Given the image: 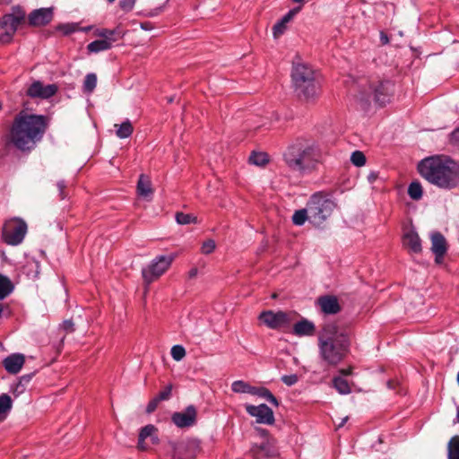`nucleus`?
I'll return each instance as SVG.
<instances>
[{"instance_id": "2eb2a0df", "label": "nucleus", "mask_w": 459, "mask_h": 459, "mask_svg": "<svg viewBox=\"0 0 459 459\" xmlns=\"http://www.w3.org/2000/svg\"><path fill=\"white\" fill-rule=\"evenodd\" d=\"M147 438H150L152 445H158L160 443L158 429L152 424H148L140 430L137 444V448L139 450L146 451L149 449V446L145 442Z\"/></svg>"}, {"instance_id": "c85d7f7f", "label": "nucleus", "mask_w": 459, "mask_h": 459, "mask_svg": "<svg viewBox=\"0 0 459 459\" xmlns=\"http://www.w3.org/2000/svg\"><path fill=\"white\" fill-rule=\"evenodd\" d=\"M112 47H113V44H111L108 40L97 39V40H94V41L91 42L90 44H88L87 50L90 53H99L101 51L108 50Z\"/></svg>"}, {"instance_id": "3c124183", "label": "nucleus", "mask_w": 459, "mask_h": 459, "mask_svg": "<svg viewBox=\"0 0 459 459\" xmlns=\"http://www.w3.org/2000/svg\"><path fill=\"white\" fill-rule=\"evenodd\" d=\"M63 327L66 332L72 333L74 332V323L72 320H65L63 323Z\"/></svg>"}, {"instance_id": "338daca9", "label": "nucleus", "mask_w": 459, "mask_h": 459, "mask_svg": "<svg viewBox=\"0 0 459 459\" xmlns=\"http://www.w3.org/2000/svg\"><path fill=\"white\" fill-rule=\"evenodd\" d=\"M115 0H108V3H113Z\"/></svg>"}, {"instance_id": "a878e982", "label": "nucleus", "mask_w": 459, "mask_h": 459, "mask_svg": "<svg viewBox=\"0 0 459 459\" xmlns=\"http://www.w3.org/2000/svg\"><path fill=\"white\" fill-rule=\"evenodd\" d=\"M13 407V401L11 397L3 394L0 395V422L4 421Z\"/></svg>"}, {"instance_id": "bb28decb", "label": "nucleus", "mask_w": 459, "mask_h": 459, "mask_svg": "<svg viewBox=\"0 0 459 459\" xmlns=\"http://www.w3.org/2000/svg\"><path fill=\"white\" fill-rule=\"evenodd\" d=\"M14 286L12 281L5 275L0 273V300L4 299L13 290Z\"/></svg>"}, {"instance_id": "6ab92c4d", "label": "nucleus", "mask_w": 459, "mask_h": 459, "mask_svg": "<svg viewBox=\"0 0 459 459\" xmlns=\"http://www.w3.org/2000/svg\"><path fill=\"white\" fill-rule=\"evenodd\" d=\"M316 303L325 315H334L341 310L338 299L333 295L321 296L317 299Z\"/></svg>"}, {"instance_id": "09e8293b", "label": "nucleus", "mask_w": 459, "mask_h": 459, "mask_svg": "<svg viewBox=\"0 0 459 459\" xmlns=\"http://www.w3.org/2000/svg\"><path fill=\"white\" fill-rule=\"evenodd\" d=\"M159 403H160V401H159V400H157V398H156V397H154L152 400H151V401L149 402V403L147 404V407H146V412H147V413H152V412H153V411L156 410V408H157V406H158Z\"/></svg>"}, {"instance_id": "ddd939ff", "label": "nucleus", "mask_w": 459, "mask_h": 459, "mask_svg": "<svg viewBox=\"0 0 459 459\" xmlns=\"http://www.w3.org/2000/svg\"><path fill=\"white\" fill-rule=\"evenodd\" d=\"M369 88L376 103L383 106L389 101L393 91V84L390 81L377 82L370 84Z\"/></svg>"}, {"instance_id": "f704fd0d", "label": "nucleus", "mask_w": 459, "mask_h": 459, "mask_svg": "<svg viewBox=\"0 0 459 459\" xmlns=\"http://www.w3.org/2000/svg\"><path fill=\"white\" fill-rule=\"evenodd\" d=\"M333 383L334 388L341 394H348L351 391L349 383L345 379H343L342 377H333Z\"/></svg>"}, {"instance_id": "13d9d810", "label": "nucleus", "mask_w": 459, "mask_h": 459, "mask_svg": "<svg viewBox=\"0 0 459 459\" xmlns=\"http://www.w3.org/2000/svg\"><path fill=\"white\" fill-rule=\"evenodd\" d=\"M454 139H455L456 141H459V128L455 130L452 134Z\"/></svg>"}, {"instance_id": "7ed1b4c3", "label": "nucleus", "mask_w": 459, "mask_h": 459, "mask_svg": "<svg viewBox=\"0 0 459 459\" xmlns=\"http://www.w3.org/2000/svg\"><path fill=\"white\" fill-rule=\"evenodd\" d=\"M350 342L348 335L335 323L325 324L318 336L320 356L329 366H335L345 357Z\"/></svg>"}, {"instance_id": "5701e85b", "label": "nucleus", "mask_w": 459, "mask_h": 459, "mask_svg": "<svg viewBox=\"0 0 459 459\" xmlns=\"http://www.w3.org/2000/svg\"><path fill=\"white\" fill-rule=\"evenodd\" d=\"M95 35L100 37V39L108 40L114 45L115 42L124 38L126 31L123 30L119 26L113 30L108 29H98L95 30Z\"/></svg>"}, {"instance_id": "de8ad7c7", "label": "nucleus", "mask_w": 459, "mask_h": 459, "mask_svg": "<svg viewBox=\"0 0 459 459\" xmlns=\"http://www.w3.org/2000/svg\"><path fill=\"white\" fill-rule=\"evenodd\" d=\"M135 0H120L119 6L125 12H129L134 6Z\"/></svg>"}, {"instance_id": "ea45409f", "label": "nucleus", "mask_w": 459, "mask_h": 459, "mask_svg": "<svg viewBox=\"0 0 459 459\" xmlns=\"http://www.w3.org/2000/svg\"><path fill=\"white\" fill-rule=\"evenodd\" d=\"M56 31H60L64 36H68L78 30L76 23H61L56 27Z\"/></svg>"}, {"instance_id": "39448f33", "label": "nucleus", "mask_w": 459, "mask_h": 459, "mask_svg": "<svg viewBox=\"0 0 459 459\" xmlns=\"http://www.w3.org/2000/svg\"><path fill=\"white\" fill-rule=\"evenodd\" d=\"M291 81L299 98L309 101L318 96L320 83L315 71L307 65L294 63L291 70Z\"/></svg>"}, {"instance_id": "864d4df0", "label": "nucleus", "mask_w": 459, "mask_h": 459, "mask_svg": "<svg viewBox=\"0 0 459 459\" xmlns=\"http://www.w3.org/2000/svg\"><path fill=\"white\" fill-rule=\"evenodd\" d=\"M339 372L342 376H350L352 373V368L350 367L348 368H342L339 370Z\"/></svg>"}, {"instance_id": "a18cd8bd", "label": "nucleus", "mask_w": 459, "mask_h": 459, "mask_svg": "<svg viewBox=\"0 0 459 459\" xmlns=\"http://www.w3.org/2000/svg\"><path fill=\"white\" fill-rule=\"evenodd\" d=\"M171 392H172V385H168L167 386H165V388L162 391H160L157 394L156 398L160 402L169 400L171 396Z\"/></svg>"}, {"instance_id": "aec40b11", "label": "nucleus", "mask_w": 459, "mask_h": 459, "mask_svg": "<svg viewBox=\"0 0 459 459\" xmlns=\"http://www.w3.org/2000/svg\"><path fill=\"white\" fill-rule=\"evenodd\" d=\"M403 247L411 253L419 254L421 252V241L418 233L411 229L403 234Z\"/></svg>"}, {"instance_id": "6e6552de", "label": "nucleus", "mask_w": 459, "mask_h": 459, "mask_svg": "<svg viewBox=\"0 0 459 459\" xmlns=\"http://www.w3.org/2000/svg\"><path fill=\"white\" fill-rule=\"evenodd\" d=\"M175 259L174 255H158L142 269L143 281L149 285L164 274Z\"/></svg>"}, {"instance_id": "7c9ffc66", "label": "nucleus", "mask_w": 459, "mask_h": 459, "mask_svg": "<svg viewBox=\"0 0 459 459\" xmlns=\"http://www.w3.org/2000/svg\"><path fill=\"white\" fill-rule=\"evenodd\" d=\"M115 127H117L116 131L117 136L121 139L129 137L134 131L132 123L128 119H126L120 125H115Z\"/></svg>"}, {"instance_id": "4be33fe9", "label": "nucleus", "mask_w": 459, "mask_h": 459, "mask_svg": "<svg viewBox=\"0 0 459 459\" xmlns=\"http://www.w3.org/2000/svg\"><path fill=\"white\" fill-rule=\"evenodd\" d=\"M301 10V6L290 10L280 21L273 27V35L274 39H278L287 30V24L294 18V16Z\"/></svg>"}, {"instance_id": "4c0bfd02", "label": "nucleus", "mask_w": 459, "mask_h": 459, "mask_svg": "<svg viewBox=\"0 0 459 459\" xmlns=\"http://www.w3.org/2000/svg\"><path fill=\"white\" fill-rule=\"evenodd\" d=\"M249 162L256 166H264L269 162L265 152H253L249 157Z\"/></svg>"}, {"instance_id": "9d476101", "label": "nucleus", "mask_w": 459, "mask_h": 459, "mask_svg": "<svg viewBox=\"0 0 459 459\" xmlns=\"http://www.w3.org/2000/svg\"><path fill=\"white\" fill-rule=\"evenodd\" d=\"M294 314L292 312L265 310L263 311L258 319L268 328L279 330L289 327L293 321Z\"/></svg>"}, {"instance_id": "680f3d73", "label": "nucleus", "mask_w": 459, "mask_h": 459, "mask_svg": "<svg viewBox=\"0 0 459 459\" xmlns=\"http://www.w3.org/2000/svg\"><path fill=\"white\" fill-rule=\"evenodd\" d=\"M456 420H457V421L459 422V406L457 407V411H456Z\"/></svg>"}, {"instance_id": "5fc2aeb1", "label": "nucleus", "mask_w": 459, "mask_h": 459, "mask_svg": "<svg viewBox=\"0 0 459 459\" xmlns=\"http://www.w3.org/2000/svg\"><path fill=\"white\" fill-rule=\"evenodd\" d=\"M378 175L377 172H371L368 174V179L370 183H373L376 181V179L377 178Z\"/></svg>"}, {"instance_id": "58836bf2", "label": "nucleus", "mask_w": 459, "mask_h": 459, "mask_svg": "<svg viewBox=\"0 0 459 459\" xmlns=\"http://www.w3.org/2000/svg\"><path fill=\"white\" fill-rule=\"evenodd\" d=\"M172 459H182L181 453L186 450V446L181 442H169Z\"/></svg>"}, {"instance_id": "20e7f679", "label": "nucleus", "mask_w": 459, "mask_h": 459, "mask_svg": "<svg viewBox=\"0 0 459 459\" xmlns=\"http://www.w3.org/2000/svg\"><path fill=\"white\" fill-rule=\"evenodd\" d=\"M317 149L304 140H297L289 145L283 153L286 165L294 171L308 173L314 170L319 162Z\"/></svg>"}, {"instance_id": "9b49d317", "label": "nucleus", "mask_w": 459, "mask_h": 459, "mask_svg": "<svg viewBox=\"0 0 459 459\" xmlns=\"http://www.w3.org/2000/svg\"><path fill=\"white\" fill-rule=\"evenodd\" d=\"M196 419L197 410L194 405H188L184 411L174 412L171 416L172 422L180 429L195 425Z\"/></svg>"}, {"instance_id": "a211bd4d", "label": "nucleus", "mask_w": 459, "mask_h": 459, "mask_svg": "<svg viewBox=\"0 0 459 459\" xmlns=\"http://www.w3.org/2000/svg\"><path fill=\"white\" fill-rule=\"evenodd\" d=\"M53 19L52 8H39L32 11L29 14V23L31 26H44L48 24Z\"/></svg>"}, {"instance_id": "c756f323", "label": "nucleus", "mask_w": 459, "mask_h": 459, "mask_svg": "<svg viewBox=\"0 0 459 459\" xmlns=\"http://www.w3.org/2000/svg\"><path fill=\"white\" fill-rule=\"evenodd\" d=\"M251 394H255L259 397L264 398L266 401H268L270 403L276 407L279 405V402L276 399V397L267 388L253 387V392L251 393Z\"/></svg>"}, {"instance_id": "e433bc0d", "label": "nucleus", "mask_w": 459, "mask_h": 459, "mask_svg": "<svg viewBox=\"0 0 459 459\" xmlns=\"http://www.w3.org/2000/svg\"><path fill=\"white\" fill-rule=\"evenodd\" d=\"M253 387L254 386H251L242 380L234 381L231 385L232 391L239 394H251L253 392Z\"/></svg>"}, {"instance_id": "774afa93", "label": "nucleus", "mask_w": 459, "mask_h": 459, "mask_svg": "<svg viewBox=\"0 0 459 459\" xmlns=\"http://www.w3.org/2000/svg\"><path fill=\"white\" fill-rule=\"evenodd\" d=\"M2 109V103L0 102V110Z\"/></svg>"}, {"instance_id": "0eeeda50", "label": "nucleus", "mask_w": 459, "mask_h": 459, "mask_svg": "<svg viewBox=\"0 0 459 459\" xmlns=\"http://www.w3.org/2000/svg\"><path fill=\"white\" fill-rule=\"evenodd\" d=\"M11 13L4 14L0 19V43H9L18 26L25 20V11L21 6H13Z\"/></svg>"}, {"instance_id": "4468645a", "label": "nucleus", "mask_w": 459, "mask_h": 459, "mask_svg": "<svg viewBox=\"0 0 459 459\" xmlns=\"http://www.w3.org/2000/svg\"><path fill=\"white\" fill-rule=\"evenodd\" d=\"M57 87L55 84L44 85L41 82H32L27 90V95L31 98L48 99L56 94Z\"/></svg>"}, {"instance_id": "37998d69", "label": "nucleus", "mask_w": 459, "mask_h": 459, "mask_svg": "<svg viewBox=\"0 0 459 459\" xmlns=\"http://www.w3.org/2000/svg\"><path fill=\"white\" fill-rule=\"evenodd\" d=\"M351 160L355 166L361 167L366 163V157L362 152L355 151L351 153Z\"/></svg>"}, {"instance_id": "f257e3e1", "label": "nucleus", "mask_w": 459, "mask_h": 459, "mask_svg": "<svg viewBox=\"0 0 459 459\" xmlns=\"http://www.w3.org/2000/svg\"><path fill=\"white\" fill-rule=\"evenodd\" d=\"M48 127V118L22 109L10 126L8 143L22 152H30L42 141Z\"/></svg>"}, {"instance_id": "79ce46f5", "label": "nucleus", "mask_w": 459, "mask_h": 459, "mask_svg": "<svg viewBox=\"0 0 459 459\" xmlns=\"http://www.w3.org/2000/svg\"><path fill=\"white\" fill-rule=\"evenodd\" d=\"M171 357L176 361H180L186 356V350L182 345H174L170 351Z\"/></svg>"}, {"instance_id": "473e14b6", "label": "nucleus", "mask_w": 459, "mask_h": 459, "mask_svg": "<svg viewBox=\"0 0 459 459\" xmlns=\"http://www.w3.org/2000/svg\"><path fill=\"white\" fill-rule=\"evenodd\" d=\"M448 459H459V436H454L448 442Z\"/></svg>"}, {"instance_id": "c03bdc74", "label": "nucleus", "mask_w": 459, "mask_h": 459, "mask_svg": "<svg viewBox=\"0 0 459 459\" xmlns=\"http://www.w3.org/2000/svg\"><path fill=\"white\" fill-rule=\"evenodd\" d=\"M216 248V244L213 239H207L202 244L201 252L204 255L212 254Z\"/></svg>"}, {"instance_id": "dca6fc26", "label": "nucleus", "mask_w": 459, "mask_h": 459, "mask_svg": "<svg viewBox=\"0 0 459 459\" xmlns=\"http://www.w3.org/2000/svg\"><path fill=\"white\" fill-rule=\"evenodd\" d=\"M251 454L255 459H271L278 455L273 443L269 439L255 444L251 448Z\"/></svg>"}, {"instance_id": "f8f14e48", "label": "nucleus", "mask_w": 459, "mask_h": 459, "mask_svg": "<svg viewBox=\"0 0 459 459\" xmlns=\"http://www.w3.org/2000/svg\"><path fill=\"white\" fill-rule=\"evenodd\" d=\"M247 412L256 419V422L260 424L272 425L274 423V415L271 408L266 404L260 405H246Z\"/></svg>"}, {"instance_id": "052dcab7", "label": "nucleus", "mask_w": 459, "mask_h": 459, "mask_svg": "<svg viewBox=\"0 0 459 459\" xmlns=\"http://www.w3.org/2000/svg\"><path fill=\"white\" fill-rule=\"evenodd\" d=\"M292 2L294 3H300V4H304L305 3V0H291Z\"/></svg>"}, {"instance_id": "603ef678", "label": "nucleus", "mask_w": 459, "mask_h": 459, "mask_svg": "<svg viewBox=\"0 0 459 459\" xmlns=\"http://www.w3.org/2000/svg\"><path fill=\"white\" fill-rule=\"evenodd\" d=\"M380 41L383 45H386L389 43L388 36L383 31L380 32Z\"/></svg>"}, {"instance_id": "4d7b16f0", "label": "nucleus", "mask_w": 459, "mask_h": 459, "mask_svg": "<svg viewBox=\"0 0 459 459\" xmlns=\"http://www.w3.org/2000/svg\"><path fill=\"white\" fill-rule=\"evenodd\" d=\"M348 420V417H344L341 420V422L337 424V428H342L345 423L346 421Z\"/></svg>"}, {"instance_id": "c9c22d12", "label": "nucleus", "mask_w": 459, "mask_h": 459, "mask_svg": "<svg viewBox=\"0 0 459 459\" xmlns=\"http://www.w3.org/2000/svg\"><path fill=\"white\" fill-rule=\"evenodd\" d=\"M422 194V186L419 182L414 181L409 185L408 195L412 200L418 201L421 199Z\"/></svg>"}, {"instance_id": "bf43d9fd", "label": "nucleus", "mask_w": 459, "mask_h": 459, "mask_svg": "<svg viewBox=\"0 0 459 459\" xmlns=\"http://www.w3.org/2000/svg\"><path fill=\"white\" fill-rule=\"evenodd\" d=\"M141 28L143 30H149L151 28V26H150L149 22H143V23H141Z\"/></svg>"}, {"instance_id": "b1692460", "label": "nucleus", "mask_w": 459, "mask_h": 459, "mask_svg": "<svg viewBox=\"0 0 459 459\" xmlns=\"http://www.w3.org/2000/svg\"><path fill=\"white\" fill-rule=\"evenodd\" d=\"M292 332L296 336H311L315 333V325L307 319H302L294 324Z\"/></svg>"}, {"instance_id": "2f4dec72", "label": "nucleus", "mask_w": 459, "mask_h": 459, "mask_svg": "<svg viewBox=\"0 0 459 459\" xmlns=\"http://www.w3.org/2000/svg\"><path fill=\"white\" fill-rule=\"evenodd\" d=\"M307 220L310 221V213L307 206L304 209L297 210L292 215V222L296 226H302Z\"/></svg>"}, {"instance_id": "e2e57ef3", "label": "nucleus", "mask_w": 459, "mask_h": 459, "mask_svg": "<svg viewBox=\"0 0 459 459\" xmlns=\"http://www.w3.org/2000/svg\"><path fill=\"white\" fill-rule=\"evenodd\" d=\"M260 432H261V435H263V436H265L267 434V431L265 429H261Z\"/></svg>"}, {"instance_id": "cd10ccee", "label": "nucleus", "mask_w": 459, "mask_h": 459, "mask_svg": "<svg viewBox=\"0 0 459 459\" xmlns=\"http://www.w3.org/2000/svg\"><path fill=\"white\" fill-rule=\"evenodd\" d=\"M33 376L34 373H30L23 375L19 378V381L12 388V391L15 396H19L25 391L27 385L30 382Z\"/></svg>"}, {"instance_id": "69168bd1", "label": "nucleus", "mask_w": 459, "mask_h": 459, "mask_svg": "<svg viewBox=\"0 0 459 459\" xmlns=\"http://www.w3.org/2000/svg\"><path fill=\"white\" fill-rule=\"evenodd\" d=\"M173 101V99L172 98H169V102H172Z\"/></svg>"}, {"instance_id": "49530a36", "label": "nucleus", "mask_w": 459, "mask_h": 459, "mask_svg": "<svg viewBox=\"0 0 459 459\" xmlns=\"http://www.w3.org/2000/svg\"><path fill=\"white\" fill-rule=\"evenodd\" d=\"M298 380L299 377L296 374L285 375L281 377V381L288 386L295 385L298 382Z\"/></svg>"}, {"instance_id": "423d86ee", "label": "nucleus", "mask_w": 459, "mask_h": 459, "mask_svg": "<svg viewBox=\"0 0 459 459\" xmlns=\"http://www.w3.org/2000/svg\"><path fill=\"white\" fill-rule=\"evenodd\" d=\"M310 222L320 226L329 218L335 208V204L321 193L314 194L307 202Z\"/></svg>"}, {"instance_id": "a19ab883", "label": "nucleus", "mask_w": 459, "mask_h": 459, "mask_svg": "<svg viewBox=\"0 0 459 459\" xmlns=\"http://www.w3.org/2000/svg\"><path fill=\"white\" fill-rule=\"evenodd\" d=\"M176 221L178 224L186 225L190 223H196L197 218L188 213L177 212Z\"/></svg>"}, {"instance_id": "72a5a7b5", "label": "nucleus", "mask_w": 459, "mask_h": 459, "mask_svg": "<svg viewBox=\"0 0 459 459\" xmlns=\"http://www.w3.org/2000/svg\"><path fill=\"white\" fill-rule=\"evenodd\" d=\"M97 85V75L93 73L88 74L83 81L82 91L84 93L91 94Z\"/></svg>"}, {"instance_id": "8fccbe9b", "label": "nucleus", "mask_w": 459, "mask_h": 459, "mask_svg": "<svg viewBox=\"0 0 459 459\" xmlns=\"http://www.w3.org/2000/svg\"><path fill=\"white\" fill-rule=\"evenodd\" d=\"M66 187V185L65 184L64 181H59L57 183V188H58V191H59V197L60 199H65L66 195L65 193V189Z\"/></svg>"}, {"instance_id": "6e6d98bb", "label": "nucleus", "mask_w": 459, "mask_h": 459, "mask_svg": "<svg viewBox=\"0 0 459 459\" xmlns=\"http://www.w3.org/2000/svg\"><path fill=\"white\" fill-rule=\"evenodd\" d=\"M197 268H192L189 272H188V276L189 278H195L196 275H197Z\"/></svg>"}, {"instance_id": "f3484780", "label": "nucleus", "mask_w": 459, "mask_h": 459, "mask_svg": "<svg viewBox=\"0 0 459 459\" xmlns=\"http://www.w3.org/2000/svg\"><path fill=\"white\" fill-rule=\"evenodd\" d=\"M431 251L435 255V262L441 264L447 251V243L445 237L440 232L431 234Z\"/></svg>"}, {"instance_id": "0e129e2a", "label": "nucleus", "mask_w": 459, "mask_h": 459, "mask_svg": "<svg viewBox=\"0 0 459 459\" xmlns=\"http://www.w3.org/2000/svg\"><path fill=\"white\" fill-rule=\"evenodd\" d=\"M456 380H457V383H458V385H459V372L457 373Z\"/></svg>"}, {"instance_id": "412c9836", "label": "nucleus", "mask_w": 459, "mask_h": 459, "mask_svg": "<svg viewBox=\"0 0 459 459\" xmlns=\"http://www.w3.org/2000/svg\"><path fill=\"white\" fill-rule=\"evenodd\" d=\"M25 362V357L21 353H13L3 360L4 369L10 374H17Z\"/></svg>"}, {"instance_id": "f03ea898", "label": "nucleus", "mask_w": 459, "mask_h": 459, "mask_svg": "<svg viewBox=\"0 0 459 459\" xmlns=\"http://www.w3.org/2000/svg\"><path fill=\"white\" fill-rule=\"evenodd\" d=\"M418 170L422 178L440 188L452 189L459 185V166L448 157L426 158L419 163Z\"/></svg>"}, {"instance_id": "393cba45", "label": "nucleus", "mask_w": 459, "mask_h": 459, "mask_svg": "<svg viewBox=\"0 0 459 459\" xmlns=\"http://www.w3.org/2000/svg\"><path fill=\"white\" fill-rule=\"evenodd\" d=\"M137 192L139 195L143 197L152 195V183L150 179L143 174L139 177L137 182Z\"/></svg>"}, {"instance_id": "1a4fd4ad", "label": "nucleus", "mask_w": 459, "mask_h": 459, "mask_svg": "<svg viewBox=\"0 0 459 459\" xmlns=\"http://www.w3.org/2000/svg\"><path fill=\"white\" fill-rule=\"evenodd\" d=\"M27 230V224L22 219L13 218L7 221L3 227V240L7 245L18 246L23 241Z\"/></svg>"}]
</instances>
